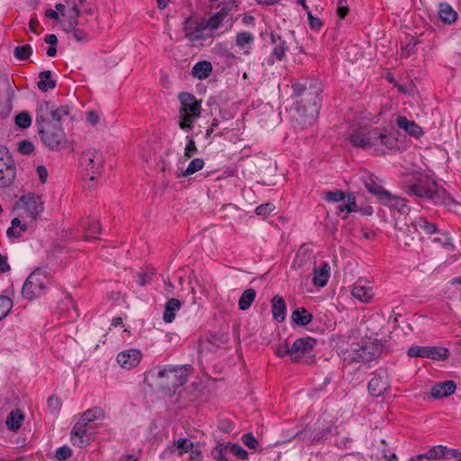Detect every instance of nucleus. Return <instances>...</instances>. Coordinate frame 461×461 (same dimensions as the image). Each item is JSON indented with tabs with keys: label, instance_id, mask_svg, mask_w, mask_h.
<instances>
[{
	"label": "nucleus",
	"instance_id": "1",
	"mask_svg": "<svg viewBox=\"0 0 461 461\" xmlns=\"http://www.w3.org/2000/svg\"><path fill=\"white\" fill-rule=\"evenodd\" d=\"M350 144L364 149H373L375 155H384L397 147V138L385 129L359 127L348 137Z\"/></svg>",
	"mask_w": 461,
	"mask_h": 461
},
{
	"label": "nucleus",
	"instance_id": "2",
	"mask_svg": "<svg viewBox=\"0 0 461 461\" xmlns=\"http://www.w3.org/2000/svg\"><path fill=\"white\" fill-rule=\"evenodd\" d=\"M407 193L410 195H416L421 198L430 200L436 205H443L448 210H453L457 206V203L443 188H440L433 181H419L408 187Z\"/></svg>",
	"mask_w": 461,
	"mask_h": 461
},
{
	"label": "nucleus",
	"instance_id": "3",
	"mask_svg": "<svg viewBox=\"0 0 461 461\" xmlns=\"http://www.w3.org/2000/svg\"><path fill=\"white\" fill-rule=\"evenodd\" d=\"M180 101L179 108V128L184 131H191L194 122L201 116V101L187 92H182L178 95Z\"/></svg>",
	"mask_w": 461,
	"mask_h": 461
},
{
	"label": "nucleus",
	"instance_id": "4",
	"mask_svg": "<svg viewBox=\"0 0 461 461\" xmlns=\"http://www.w3.org/2000/svg\"><path fill=\"white\" fill-rule=\"evenodd\" d=\"M191 366H165L157 373L158 385L168 390H175L186 383Z\"/></svg>",
	"mask_w": 461,
	"mask_h": 461
},
{
	"label": "nucleus",
	"instance_id": "5",
	"mask_svg": "<svg viewBox=\"0 0 461 461\" xmlns=\"http://www.w3.org/2000/svg\"><path fill=\"white\" fill-rule=\"evenodd\" d=\"M321 92V87L311 82L304 95L296 102L297 111L299 113L302 112L303 115L309 117L310 122L314 120L318 115L321 103V99L320 97Z\"/></svg>",
	"mask_w": 461,
	"mask_h": 461
},
{
	"label": "nucleus",
	"instance_id": "6",
	"mask_svg": "<svg viewBox=\"0 0 461 461\" xmlns=\"http://www.w3.org/2000/svg\"><path fill=\"white\" fill-rule=\"evenodd\" d=\"M39 136L43 144L51 150H59L67 147V138L59 124H51L38 129Z\"/></svg>",
	"mask_w": 461,
	"mask_h": 461
},
{
	"label": "nucleus",
	"instance_id": "7",
	"mask_svg": "<svg viewBox=\"0 0 461 461\" xmlns=\"http://www.w3.org/2000/svg\"><path fill=\"white\" fill-rule=\"evenodd\" d=\"M48 281V277L41 269L34 270L23 284V296L29 301L41 296L46 288Z\"/></svg>",
	"mask_w": 461,
	"mask_h": 461
},
{
	"label": "nucleus",
	"instance_id": "8",
	"mask_svg": "<svg viewBox=\"0 0 461 461\" xmlns=\"http://www.w3.org/2000/svg\"><path fill=\"white\" fill-rule=\"evenodd\" d=\"M316 344V339L311 337L300 338L294 340L292 345L291 361L300 362L305 358V363H312L314 361L312 350Z\"/></svg>",
	"mask_w": 461,
	"mask_h": 461
},
{
	"label": "nucleus",
	"instance_id": "9",
	"mask_svg": "<svg viewBox=\"0 0 461 461\" xmlns=\"http://www.w3.org/2000/svg\"><path fill=\"white\" fill-rule=\"evenodd\" d=\"M380 348L370 340H363L348 353L345 359L355 363H366L373 360L379 353Z\"/></svg>",
	"mask_w": 461,
	"mask_h": 461
},
{
	"label": "nucleus",
	"instance_id": "10",
	"mask_svg": "<svg viewBox=\"0 0 461 461\" xmlns=\"http://www.w3.org/2000/svg\"><path fill=\"white\" fill-rule=\"evenodd\" d=\"M16 208L23 209L30 218L34 221L44 211V202L41 195L27 193L22 195L15 203Z\"/></svg>",
	"mask_w": 461,
	"mask_h": 461
},
{
	"label": "nucleus",
	"instance_id": "11",
	"mask_svg": "<svg viewBox=\"0 0 461 461\" xmlns=\"http://www.w3.org/2000/svg\"><path fill=\"white\" fill-rule=\"evenodd\" d=\"M15 166L9 151L0 148V187L9 186L15 177Z\"/></svg>",
	"mask_w": 461,
	"mask_h": 461
},
{
	"label": "nucleus",
	"instance_id": "12",
	"mask_svg": "<svg viewBox=\"0 0 461 461\" xmlns=\"http://www.w3.org/2000/svg\"><path fill=\"white\" fill-rule=\"evenodd\" d=\"M407 355L410 357H426L433 360H445L449 356V351L443 347H421L411 346Z\"/></svg>",
	"mask_w": 461,
	"mask_h": 461
},
{
	"label": "nucleus",
	"instance_id": "13",
	"mask_svg": "<svg viewBox=\"0 0 461 461\" xmlns=\"http://www.w3.org/2000/svg\"><path fill=\"white\" fill-rule=\"evenodd\" d=\"M206 27L191 19L185 21L184 27L185 35L193 46L203 45V41L210 38V35L205 34Z\"/></svg>",
	"mask_w": 461,
	"mask_h": 461
},
{
	"label": "nucleus",
	"instance_id": "14",
	"mask_svg": "<svg viewBox=\"0 0 461 461\" xmlns=\"http://www.w3.org/2000/svg\"><path fill=\"white\" fill-rule=\"evenodd\" d=\"M103 156L95 149H89L82 154V165L86 170H90L92 175L90 180H95L103 167Z\"/></svg>",
	"mask_w": 461,
	"mask_h": 461
},
{
	"label": "nucleus",
	"instance_id": "15",
	"mask_svg": "<svg viewBox=\"0 0 461 461\" xmlns=\"http://www.w3.org/2000/svg\"><path fill=\"white\" fill-rule=\"evenodd\" d=\"M89 429H91V426H86L79 421L75 424L70 437L74 446L85 447L91 443L93 437Z\"/></svg>",
	"mask_w": 461,
	"mask_h": 461
},
{
	"label": "nucleus",
	"instance_id": "16",
	"mask_svg": "<svg viewBox=\"0 0 461 461\" xmlns=\"http://www.w3.org/2000/svg\"><path fill=\"white\" fill-rule=\"evenodd\" d=\"M390 387V381L387 374H375L368 383V393L373 397L382 396Z\"/></svg>",
	"mask_w": 461,
	"mask_h": 461
},
{
	"label": "nucleus",
	"instance_id": "17",
	"mask_svg": "<svg viewBox=\"0 0 461 461\" xmlns=\"http://www.w3.org/2000/svg\"><path fill=\"white\" fill-rule=\"evenodd\" d=\"M142 357V354L140 350L136 348H131L128 350H124L120 352L117 355V362L118 364L125 369H131L137 366Z\"/></svg>",
	"mask_w": 461,
	"mask_h": 461
},
{
	"label": "nucleus",
	"instance_id": "18",
	"mask_svg": "<svg viewBox=\"0 0 461 461\" xmlns=\"http://www.w3.org/2000/svg\"><path fill=\"white\" fill-rule=\"evenodd\" d=\"M53 123V105L49 102H41L36 110V126L38 129Z\"/></svg>",
	"mask_w": 461,
	"mask_h": 461
},
{
	"label": "nucleus",
	"instance_id": "19",
	"mask_svg": "<svg viewBox=\"0 0 461 461\" xmlns=\"http://www.w3.org/2000/svg\"><path fill=\"white\" fill-rule=\"evenodd\" d=\"M362 181L366 190L375 194L381 202L388 197V191L383 188L379 179L373 174H366L362 177Z\"/></svg>",
	"mask_w": 461,
	"mask_h": 461
},
{
	"label": "nucleus",
	"instance_id": "20",
	"mask_svg": "<svg viewBox=\"0 0 461 461\" xmlns=\"http://www.w3.org/2000/svg\"><path fill=\"white\" fill-rule=\"evenodd\" d=\"M193 447L194 443L190 439L186 438H180L178 439H175L172 444L165 449L163 455H176V456L181 457L184 454L190 452Z\"/></svg>",
	"mask_w": 461,
	"mask_h": 461
},
{
	"label": "nucleus",
	"instance_id": "21",
	"mask_svg": "<svg viewBox=\"0 0 461 461\" xmlns=\"http://www.w3.org/2000/svg\"><path fill=\"white\" fill-rule=\"evenodd\" d=\"M79 15V6L76 3H72L71 8L67 11L65 16H62L63 19L59 21L64 32L69 33V31H73L77 26Z\"/></svg>",
	"mask_w": 461,
	"mask_h": 461
},
{
	"label": "nucleus",
	"instance_id": "22",
	"mask_svg": "<svg viewBox=\"0 0 461 461\" xmlns=\"http://www.w3.org/2000/svg\"><path fill=\"white\" fill-rule=\"evenodd\" d=\"M396 124L401 130H403L410 136L419 138L423 134L421 127L414 121H411L405 116H397Z\"/></svg>",
	"mask_w": 461,
	"mask_h": 461
},
{
	"label": "nucleus",
	"instance_id": "23",
	"mask_svg": "<svg viewBox=\"0 0 461 461\" xmlns=\"http://www.w3.org/2000/svg\"><path fill=\"white\" fill-rule=\"evenodd\" d=\"M456 389V384L448 380L434 385L431 388L430 394L435 399L444 398L453 394Z\"/></svg>",
	"mask_w": 461,
	"mask_h": 461
},
{
	"label": "nucleus",
	"instance_id": "24",
	"mask_svg": "<svg viewBox=\"0 0 461 461\" xmlns=\"http://www.w3.org/2000/svg\"><path fill=\"white\" fill-rule=\"evenodd\" d=\"M255 41L253 33L249 32H240L237 33L235 38V45L241 50L243 54L249 55L250 53L251 45Z\"/></svg>",
	"mask_w": 461,
	"mask_h": 461
},
{
	"label": "nucleus",
	"instance_id": "25",
	"mask_svg": "<svg viewBox=\"0 0 461 461\" xmlns=\"http://www.w3.org/2000/svg\"><path fill=\"white\" fill-rule=\"evenodd\" d=\"M351 294L356 299L365 303H369L374 296L372 288L362 285L361 281L353 285Z\"/></svg>",
	"mask_w": 461,
	"mask_h": 461
},
{
	"label": "nucleus",
	"instance_id": "26",
	"mask_svg": "<svg viewBox=\"0 0 461 461\" xmlns=\"http://www.w3.org/2000/svg\"><path fill=\"white\" fill-rule=\"evenodd\" d=\"M273 318L282 322L286 315V304L283 297L275 295L271 301Z\"/></svg>",
	"mask_w": 461,
	"mask_h": 461
},
{
	"label": "nucleus",
	"instance_id": "27",
	"mask_svg": "<svg viewBox=\"0 0 461 461\" xmlns=\"http://www.w3.org/2000/svg\"><path fill=\"white\" fill-rule=\"evenodd\" d=\"M212 71V66L210 61L202 60L194 64L191 74L194 77L203 80L209 77Z\"/></svg>",
	"mask_w": 461,
	"mask_h": 461
},
{
	"label": "nucleus",
	"instance_id": "28",
	"mask_svg": "<svg viewBox=\"0 0 461 461\" xmlns=\"http://www.w3.org/2000/svg\"><path fill=\"white\" fill-rule=\"evenodd\" d=\"M330 266L328 263H323L321 269L314 267V276L312 282L314 285L323 287L327 285L330 278Z\"/></svg>",
	"mask_w": 461,
	"mask_h": 461
},
{
	"label": "nucleus",
	"instance_id": "29",
	"mask_svg": "<svg viewBox=\"0 0 461 461\" xmlns=\"http://www.w3.org/2000/svg\"><path fill=\"white\" fill-rule=\"evenodd\" d=\"M181 303L178 299L171 298L169 299L165 306V311L163 313V320L167 323H170L173 321L176 316V312L180 309Z\"/></svg>",
	"mask_w": 461,
	"mask_h": 461
},
{
	"label": "nucleus",
	"instance_id": "30",
	"mask_svg": "<svg viewBox=\"0 0 461 461\" xmlns=\"http://www.w3.org/2000/svg\"><path fill=\"white\" fill-rule=\"evenodd\" d=\"M411 226H413L417 230H420L429 235L438 232L437 225L433 222L428 221L424 217L415 218L411 222Z\"/></svg>",
	"mask_w": 461,
	"mask_h": 461
},
{
	"label": "nucleus",
	"instance_id": "31",
	"mask_svg": "<svg viewBox=\"0 0 461 461\" xmlns=\"http://www.w3.org/2000/svg\"><path fill=\"white\" fill-rule=\"evenodd\" d=\"M40 80L38 81V87L43 91L47 92L50 89H53L57 86L56 80L51 77L50 70H43L39 75Z\"/></svg>",
	"mask_w": 461,
	"mask_h": 461
},
{
	"label": "nucleus",
	"instance_id": "32",
	"mask_svg": "<svg viewBox=\"0 0 461 461\" xmlns=\"http://www.w3.org/2000/svg\"><path fill=\"white\" fill-rule=\"evenodd\" d=\"M104 417V411L101 408L95 407L86 411L78 421L86 426H90V423L97 420H102Z\"/></svg>",
	"mask_w": 461,
	"mask_h": 461
},
{
	"label": "nucleus",
	"instance_id": "33",
	"mask_svg": "<svg viewBox=\"0 0 461 461\" xmlns=\"http://www.w3.org/2000/svg\"><path fill=\"white\" fill-rule=\"evenodd\" d=\"M382 203L391 208L397 210L401 213H405L408 210V206L405 200L397 196H393L388 192V197L382 200Z\"/></svg>",
	"mask_w": 461,
	"mask_h": 461
},
{
	"label": "nucleus",
	"instance_id": "34",
	"mask_svg": "<svg viewBox=\"0 0 461 461\" xmlns=\"http://www.w3.org/2000/svg\"><path fill=\"white\" fill-rule=\"evenodd\" d=\"M23 418V414L20 410L12 411L6 418L5 424L9 429L17 431L21 428Z\"/></svg>",
	"mask_w": 461,
	"mask_h": 461
},
{
	"label": "nucleus",
	"instance_id": "35",
	"mask_svg": "<svg viewBox=\"0 0 461 461\" xmlns=\"http://www.w3.org/2000/svg\"><path fill=\"white\" fill-rule=\"evenodd\" d=\"M438 15L442 22L449 24L454 23L457 18L456 12L448 4L439 5Z\"/></svg>",
	"mask_w": 461,
	"mask_h": 461
},
{
	"label": "nucleus",
	"instance_id": "36",
	"mask_svg": "<svg viewBox=\"0 0 461 461\" xmlns=\"http://www.w3.org/2000/svg\"><path fill=\"white\" fill-rule=\"evenodd\" d=\"M230 453L229 443L218 442L211 452L212 457L215 461H229L227 455Z\"/></svg>",
	"mask_w": 461,
	"mask_h": 461
},
{
	"label": "nucleus",
	"instance_id": "37",
	"mask_svg": "<svg viewBox=\"0 0 461 461\" xmlns=\"http://www.w3.org/2000/svg\"><path fill=\"white\" fill-rule=\"evenodd\" d=\"M292 319L296 324L305 326L312 321V316L306 309L298 308L292 312Z\"/></svg>",
	"mask_w": 461,
	"mask_h": 461
},
{
	"label": "nucleus",
	"instance_id": "38",
	"mask_svg": "<svg viewBox=\"0 0 461 461\" xmlns=\"http://www.w3.org/2000/svg\"><path fill=\"white\" fill-rule=\"evenodd\" d=\"M256 291L252 288L245 290L239 300V308L241 311L248 310L256 298Z\"/></svg>",
	"mask_w": 461,
	"mask_h": 461
},
{
	"label": "nucleus",
	"instance_id": "39",
	"mask_svg": "<svg viewBox=\"0 0 461 461\" xmlns=\"http://www.w3.org/2000/svg\"><path fill=\"white\" fill-rule=\"evenodd\" d=\"M228 14V10L225 7H222L218 13L214 14L207 22L206 26L211 30H216L220 27L221 23L226 18Z\"/></svg>",
	"mask_w": 461,
	"mask_h": 461
},
{
	"label": "nucleus",
	"instance_id": "40",
	"mask_svg": "<svg viewBox=\"0 0 461 461\" xmlns=\"http://www.w3.org/2000/svg\"><path fill=\"white\" fill-rule=\"evenodd\" d=\"M447 447L445 446H435L426 452V459L429 461L444 458L447 455Z\"/></svg>",
	"mask_w": 461,
	"mask_h": 461
},
{
	"label": "nucleus",
	"instance_id": "41",
	"mask_svg": "<svg viewBox=\"0 0 461 461\" xmlns=\"http://www.w3.org/2000/svg\"><path fill=\"white\" fill-rule=\"evenodd\" d=\"M83 226L86 232L85 236L86 240H95V238L94 237V235L101 232V226L97 221H86V222L83 223Z\"/></svg>",
	"mask_w": 461,
	"mask_h": 461
},
{
	"label": "nucleus",
	"instance_id": "42",
	"mask_svg": "<svg viewBox=\"0 0 461 461\" xmlns=\"http://www.w3.org/2000/svg\"><path fill=\"white\" fill-rule=\"evenodd\" d=\"M357 211L356 197L353 194H349L347 196V202L345 204H339L337 206V213L340 214L343 212H352Z\"/></svg>",
	"mask_w": 461,
	"mask_h": 461
},
{
	"label": "nucleus",
	"instance_id": "43",
	"mask_svg": "<svg viewBox=\"0 0 461 461\" xmlns=\"http://www.w3.org/2000/svg\"><path fill=\"white\" fill-rule=\"evenodd\" d=\"M32 54V48L31 45H19L14 50V57L19 60H26Z\"/></svg>",
	"mask_w": 461,
	"mask_h": 461
},
{
	"label": "nucleus",
	"instance_id": "44",
	"mask_svg": "<svg viewBox=\"0 0 461 461\" xmlns=\"http://www.w3.org/2000/svg\"><path fill=\"white\" fill-rule=\"evenodd\" d=\"M204 166V161L203 158H194L189 165L187 166L186 169L182 173V176H189L195 172L201 170Z\"/></svg>",
	"mask_w": 461,
	"mask_h": 461
},
{
	"label": "nucleus",
	"instance_id": "45",
	"mask_svg": "<svg viewBox=\"0 0 461 461\" xmlns=\"http://www.w3.org/2000/svg\"><path fill=\"white\" fill-rule=\"evenodd\" d=\"M13 308V301L5 295H0V321L5 319Z\"/></svg>",
	"mask_w": 461,
	"mask_h": 461
},
{
	"label": "nucleus",
	"instance_id": "46",
	"mask_svg": "<svg viewBox=\"0 0 461 461\" xmlns=\"http://www.w3.org/2000/svg\"><path fill=\"white\" fill-rule=\"evenodd\" d=\"M323 197L328 202L337 203L346 199L345 193L342 190L336 189L324 193Z\"/></svg>",
	"mask_w": 461,
	"mask_h": 461
},
{
	"label": "nucleus",
	"instance_id": "47",
	"mask_svg": "<svg viewBox=\"0 0 461 461\" xmlns=\"http://www.w3.org/2000/svg\"><path fill=\"white\" fill-rule=\"evenodd\" d=\"M228 443L230 453H231L234 456L242 460H247L249 458L248 452L245 449H243L239 444L230 442Z\"/></svg>",
	"mask_w": 461,
	"mask_h": 461
},
{
	"label": "nucleus",
	"instance_id": "48",
	"mask_svg": "<svg viewBox=\"0 0 461 461\" xmlns=\"http://www.w3.org/2000/svg\"><path fill=\"white\" fill-rule=\"evenodd\" d=\"M15 123L22 129H27L32 123V118L26 112H22L15 116Z\"/></svg>",
	"mask_w": 461,
	"mask_h": 461
},
{
	"label": "nucleus",
	"instance_id": "49",
	"mask_svg": "<svg viewBox=\"0 0 461 461\" xmlns=\"http://www.w3.org/2000/svg\"><path fill=\"white\" fill-rule=\"evenodd\" d=\"M277 38H278L279 42L274 48V50L272 51V55L275 56L278 60H282L285 55V52H286L288 47L286 46L285 41H282L279 36Z\"/></svg>",
	"mask_w": 461,
	"mask_h": 461
},
{
	"label": "nucleus",
	"instance_id": "50",
	"mask_svg": "<svg viewBox=\"0 0 461 461\" xmlns=\"http://www.w3.org/2000/svg\"><path fill=\"white\" fill-rule=\"evenodd\" d=\"M186 140H187V143L185 148L184 156L185 158H190L194 154H196L198 150H197L196 144H195V141L193 137L187 136Z\"/></svg>",
	"mask_w": 461,
	"mask_h": 461
},
{
	"label": "nucleus",
	"instance_id": "51",
	"mask_svg": "<svg viewBox=\"0 0 461 461\" xmlns=\"http://www.w3.org/2000/svg\"><path fill=\"white\" fill-rule=\"evenodd\" d=\"M292 88H293V95L296 96L298 98H301L302 96L304 95V94L308 90L309 85L307 84V82L303 83V82L297 81L293 84Z\"/></svg>",
	"mask_w": 461,
	"mask_h": 461
},
{
	"label": "nucleus",
	"instance_id": "52",
	"mask_svg": "<svg viewBox=\"0 0 461 461\" xmlns=\"http://www.w3.org/2000/svg\"><path fill=\"white\" fill-rule=\"evenodd\" d=\"M69 113V109L68 106H59L55 107L53 105V123L59 124V122L62 120L63 117L67 116Z\"/></svg>",
	"mask_w": 461,
	"mask_h": 461
},
{
	"label": "nucleus",
	"instance_id": "53",
	"mask_svg": "<svg viewBox=\"0 0 461 461\" xmlns=\"http://www.w3.org/2000/svg\"><path fill=\"white\" fill-rule=\"evenodd\" d=\"M69 113V109L68 106H59L55 107L53 105V123L59 124V122L62 120L63 117L67 116Z\"/></svg>",
	"mask_w": 461,
	"mask_h": 461
},
{
	"label": "nucleus",
	"instance_id": "54",
	"mask_svg": "<svg viewBox=\"0 0 461 461\" xmlns=\"http://www.w3.org/2000/svg\"><path fill=\"white\" fill-rule=\"evenodd\" d=\"M241 440L245 446H247L249 449H257L258 447V441L254 437L252 433H245L241 437Z\"/></svg>",
	"mask_w": 461,
	"mask_h": 461
},
{
	"label": "nucleus",
	"instance_id": "55",
	"mask_svg": "<svg viewBox=\"0 0 461 461\" xmlns=\"http://www.w3.org/2000/svg\"><path fill=\"white\" fill-rule=\"evenodd\" d=\"M21 224H22V222L18 218H14L11 221V227H9L6 230L7 237L8 238L21 237V233L16 232V229L19 228Z\"/></svg>",
	"mask_w": 461,
	"mask_h": 461
},
{
	"label": "nucleus",
	"instance_id": "56",
	"mask_svg": "<svg viewBox=\"0 0 461 461\" xmlns=\"http://www.w3.org/2000/svg\"><path fill=\"white\" fill-rule=\"evenodd\" d=\"M276 206L271 203H266L258 205L255 212L259 216H266L275 210Z\"/></svg>",
	"mask_w": 461,
	"mask_h": 461
},
{
	"label": "nucleus",
	"instance_id": "57",
	"mask_svg": "<svg viewBox=\"0 0 461 461\" xmlns=\"http://www.w3.org/2000/svg\"><path fill=\"white\" fill-rule=\"evenodd\" d=\"M295 438L298 440L305 442L307 444L313 443V433L310 429H304V430L298 432L295 435Z\"/></svg>",
	"mask_w": 461,
	"mask_h": 461
},
{
	"label": "nucleus",
	"instance_id": "58",
	"mask_svg": "<svg viewBox=\"0 0 461 461\" xmlns=\"http://www.w3.org/2000/svg\"><path fill=\"white\" fill-rule=\"evenodd\" d=\"M71 456H72V450L70 449V447H68L67 446L59 447L56 451V457L59 461H65Z\"/></svg>",
	"mask_w": 461,
	"mask_h": 461
},
{
	"label": "nucleus",
	"instance_id": "59",
	"mask_svg": "<svg viewBox=\"0 0 461 461\" xmlns=\"http://www.w3.org/2000/svg\"><path fill=\"white\" fill-rule=\"evenodd\" d=\"M69 33H71L72 38L78 42L86 41L88 39L87 33L77 27L73 31H69Z\"/></svg>",
	"mask_w": 461,
	"mask_h": 461
},
{
	"label": "nucleus",
	"instance_id": "60",
	"mask_svg": "<svg viewBox=\"0 0 461 461\" xmlns=\"http://www.w3.org/2000/svg\"><path fill=\"white\" fill-rule=\"evenodd\" d=\"M292 346H288V344H280L276 348V354L279 357H284L285 356H289L291 358Z\"/></svg>",
	"mask_w": 461,
	"mask_h": 461
},
{
	"label": "nucleus",
	"instance_id": "61",
	"mask_svg": "<svg viewBox=\"0 0 461 461\" xmlns=\"http://www.w3.org/2000/svg\"><path fill=\"white\" fill-rule=\"evenodd\" d=\"M34 149V146L28 140H23L19 143L18 150L20 153L28 155L31 154Z\"/></svg>",
	"mask_w": 461,
	"mask_h": 461
},
{
	"label": "nucleus",
	"instance_id": "62",
	"mask_svg": "<svg viewBox=\"0 0 461 461\" xmlns=\"http://www.w3.org/2000/svg\"><path fill=\"white\" fill-rule=\"evenodd\" d=\"M137 282L140 286H145L150 283L152 279V274L147 272H141L137 275Z\"/></svg>",
	"mask_w": 461,
	"mask_h": 461
},
{
	"label": "nucleus",
	"instance_id": "63",
	"mask_svg": "<svg viewBox=\"0 0 461 461\" xmlns=\"http://www.w3.org/2000/svg\"><path fill=\"white\" fill-rule=\"evenodd\" d=\"M48 407L53 412L58 411L61 408V401L55 396H50L48 399Z\"/></svg>",
	"mask_w": 461,
	"mask_h": 461
},
{
	"label": "nucleus",
	"instance_id": "64",
	"mask_svg": "<svg viewBox=\"0 0 461 461\" xmlns=\"http://www.w3.org/2000/svg\"><path fill=\"white\" fill-rule=\"evenodd\" d=\"M308 20L311 29L314 31H319L321 28L322 23L321 19L314 17L311 12H308Z\"/></svg>",
	"mask_w": 461,
	"mask_h": 461
}]
</instances>
